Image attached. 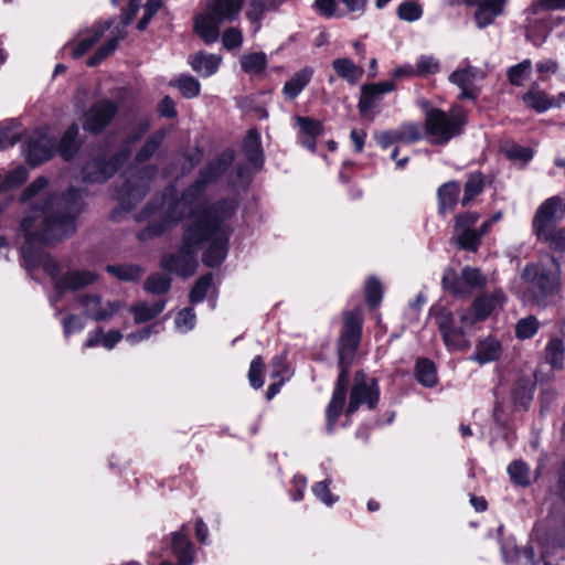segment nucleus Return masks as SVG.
Wrapping results in <instances>:
<instances>
[{
    "label": "nucleus",
    "instance_id": "6",
    "mask_svg": "<svg viewBox=\"0 0 565 565\" xmlns=\"http://www.w3.org/2000/svg\"><path fill=\"white\" fill-rule=\"evenodd\" d=\"M465 313L463 309L455 313L448 308L441 307L435 315L443 342L449 352H465L471 348L468 331L473 328L475 323L463 322Z\"/></svg>",
    "mask_w": 565,
    "mask_h": 565
},
{
    "label": "nucleus",
    "instance_id": "31",
    "mask_svg": "<svg viewBox=\"0 0 565 565\" xmlns=\"http://www.w3.org/2000/svg\"><path fill=\"white\" fill-rule=\"evenodd\" d=\"M332 67L342 79L351 85L358 84L364 74V70L361 66H358L347 57L335 58L332 62Z\"/></svg>",
    "mask_w": 565,
    "mask_h": 565
},
{
    "label": "nucleus",
    "instance_id": "47",
    "mask_svg": "<svg viewBox=\"0 0 565 565\" xmlns=\"http://www.w3.org/2000/svg\"><path fill=\"white\" fill-rule=\"evenodd\" d=\"M512 394L515 404L526 408L533 398V385L527 381L520 380L516 382Z\"/></svg>",
    "mask_w": 565,
    "mask_h": 565
},
{
    "label": "nucleus",
    "instance_id": "12",
    "mask_svg": "<svg viewBox=\"0 0 565 565\" xmlns=\"http://www.w3.org/2000/svg\"><path fill=\"white\" fill-rule=\"evenodd\" d=\"M55 150V140L46 128H39L30 134L23 142L25 160L36 167L50 159Z\"/></svg>",
    "mask_w": 565,
    "mask_h": 565
},
{
    "label": "nucleus",
    "instance_id": "62",
    "mask_svg": "<svg viewBox=\"0 0 565 565\" xmlns=\"http://www.w3.org/2000/svg\"><path fill=\"white\" fill-rule=\"evenodd\" d=\"M554 10H565V0H536L531 6V11L534 14Z\"/></svg>",
    "mask_w": 565,
    "mask_h": 565
},
{
    "label": "nucleus",
    "instance_id": "13",
    "mask_svg": "<svg viewBox=\"0 0 565 565\" xmlns=\"http://www.w3.org/2000/svg\"><path fill=\"white\" fill-rule=\"evenodd\" d=\"M379 398L380 391L377 381L375 379H369L363 373H358L351 390L347 415L353 414L363 404H366L370 409H373L377 405Z\"/></svg>",
    "mask_w": 565,
    "mask_h": 565
},
{
    "label": "nucleus",
    "instance_id": "22",
    "mask_svg": "<svg viewBox=\"0 0 565 565\" xmlns=\"http://www.w3.org/2000/svg\"><path fill=\"white\" fill-rule=\"evenodd\" d=\"M542 356L552 370L562 371L565 362L564 340L557 335L551 337L542 352Z\"/></svg>",
    "mask_w": 565,
    "mask_h": 565
},
{
    "label": "nucleus",
    "instance_id": "64",
    "mask_svg": "<svg viewBox=\"0 0 565 565\" xmlns=\"http://www.w3.org/2000/svg\"><path fill=\"white\" fill-rule=\"evenodd\" d=\"M156 332L157 330L154 326H147L138 331L128 333L126 335V341L131 345H136L142 341L148 340Z\"/></svg>",
    "mask_w": 565,
    "mask_h": 565
},
{
    "label": "nucleus",
    "instance_id": "17",
    "mask_svg": "<svg viewBox=\"0 0 565 565\" xmlns=\"http://www.w3.org/2000/svg\"><path fill=\"white\" fill-rule=\"evenodd\" d=\"M483 78V73L480 68L468 65L462 68L454 71L448 81L458 86L461 90V99H476L478 97L479 88L476 84L477 81Z\"/></svg>",
    "mask_w": 565,
    "mask_h": 565
},
{
    "label": "nucleus",
    "instance_id": "37",
    "mask_svg": "<svg viewBox=\"0 0 565 565\" xmlns=\"http://www.w3.org/2000/svg\"><path fill=\"white\" fill-rule=\"evenodd\" d=\"M106 271L119 280L135 282L142 277L145 270L138 265L122 264L107 265Z\"/></svg>",
    "mask_w": 565,
    "mask_h": 565
},
{
    "label": "nucleus",
    "instance_id": "7",
    "mask_svg": "<svg viewBox=\"0 0 565 565\" xmlns=\"http://www.w3.org/2000/svg\"><path fill=\"white\" fill-rule=\"evenodd\" d=\"M242 8V0H212L209 11L194 19V30L198 35H220V23L233 19Z\"/></svg>",
    "mask_w": 565,
    "mask_h": 565
},
{
    "label": "nucleus",
    "instance_id": "52",
    "mask_svg": "<svg viewBox=\"0 0 565 565\" xmlns=\"http://www.w3.org/2000/svg\"><path fill=\"white\" fill-rule=\"evenodd\" d=\"M264 362L263 359L257 355L255 356L249 365L248 381L252 387L255 390L260 388L264 385Z\"/></svg>",
    "mask_w": 565,
    "mask_h": 565
},
{
    "label": "nucleus",
    "instance_id": "18",
    "mask_svg": "<svg viewBox=\"0 0 565 565\" xmlns=\"http://www.w3.org/2000/svg\"><path fill=\"white\" fill-rule=\"evenodd\" d=\"M561 207L562 199L559 196H552L537 207L533 218V231L535 235H546L551 228L555 227L559 218Z\"/></svg>",
    "mask_w": 565,
    "mask_h": 565
},
{
    "label": "nucleus",
    "instance_id": "25",
    "mask_svg": "<svg viewBox=\"0 0 565 565\" xmlns=\"http://www.w3.org/2000/svg\"><path fill=\"white\" fill-rule=\"evenodd\" d=\"M505 0H487L479 6L475 12L473 19L478 28L483 29L490 25L494 19L503 11Z\"/></svg>",
    "mask_w": 565,
    "mask_h": 565
},
{
    "label": "nucleus",
    "instance_id": "15",
    "mask_svg": "<svg viewBox=\"0 0 565 565\" xmlns=\"http://www.w3.org/2000/svg\"><path fill=\"white\" fill-rule=\"evenodd\" d=\"M76 301L83 308L84 315L97 322L110 320L121 308L120 301L104 300L96 294L81 295Z\"/></svg>",
    "mask_w": 565,
    "mask_h": 565
},
{
    "label": "nucleus",
    "instance_id": "9",
    "mask_svg": "<svg viewBox=\"0 0 565 565\" xmlns=\"http://www.w3.org/2000/svg\"><path fill=\"white\" fill-rule=\"evenodd\" d=\"M478 221L477 212H463L456 216L452 238L459 248L469 252L478 250L481 238L486 235L482 232V225L476 227Z\"/></svg>",
    "mask_w": 565,
    "mask_h": 565
},
{
    "label": "nucleus",
    "instance_id": "39",
    "mask_svg": "<svg viewBox=\"0 0 565 565\" xmlns=\"http://www.w3.org/2000/svg\"><path fill=\"white\" fill-rule=\"evenodd\" d=\"M484 188V178L482 173L475 172L468 177L465 184L463 196L460 201L462 206H467L476 196H478Z\"/></svg>",
    "mask_w": 565,
    "mask_h": 565
},
{
    "label": "nucleus",
    "instance_id": "44",
    "mask_svg": "<svg viewBox=\"0 0 565 565\" xmlns=\"http://www.w3.org/2000/svg\"><path fill=\"white\" fill-rule=\"evenodd\" d=\"M170 287L171 278L163 274L150 275L145 282L146 291L153 295H163L169 291Z\"/></svg>",
    "mask_w": 565,
    "mask_h": 565
},
{
    "label": "nucleus",
    "instance_id": "54",
    "mask_svg": "<svg viewBox=\"0 0 565 565\" xmlns=\"http://www.w3.org/2000/svg\"><path fill=\"white\" fill-rule=\"evenodd\" d=\"M422 7L415 1H405L397 8V15L404 21H415L422 17Z\"/></svg>",
    "mask_w": 565,
    "mask_h": 565
},
{
    "label": "nucleus",
    "instance_id": "32",
    "mask_svg": "<svg viewBox=\"0 0 565 565\" xmlns=\"http://www.w3.org/2000/svg\"><path fill=\"white\" fill-rule=\"evenodd\" d=\"M78 134V126L72 124L62 136L58 145H55V148L65 160H70L76 154L79 148Z\"/></svg>",
    "mask_w": 565,
    "mask_h": 565
},
{
    "label": "nucleus",
    "instance_id": "14",
    "mask_svg": "<svg viewBox=\"0 0 565 565\" xmlns=\"http://www.w3.org/2000/svg\"><path fill=\"white\" fill-rule=\"evenodd\" d=\"M505 302V297L501 290H494L492 292H484L478 296L471 303L469 309L462 317L466 323H479L488 319L492 312L501 308Z\"/></svg>",
    "mask_w": 565,
    "mask_h": 565
},
{
    "label": "nucleus",
    "instance_id": "36",
    "mask_svg": "<svg viewBox=\"0 0 565 565\" xmlns=\"http://www.w3.org/2000/svg\"><path fill=\"white\" fill-rule=\"evenodd\" d=\"M242 70L248 75H258L267 66V55L264 52L245 53L239 58Z\"/></svg>",
    "mask_w": 565,
    "mask_h": 565
},
{
    "label": "nucleus",
    "instance_id": "4",
    "mask_svg": "<svg viewBox=\"0 0 565 565\" xmlns=\"http://www.w3.org/2000/svg\"><path fill=\"white\" fill-rule=\"evenodd\" d=\"M425 135L434 146H445L460 136L467 125L466 111L452 106L449 111L425 105Z\"/></svg>",
    "mask_w": 565,
    "mask_h": 565
},
{
    "label": "nucleus",
    "instance_id": "27",
    "mask_svg": "<svg viewBox=\"0 0 565 565\" xmlns=\"http://www.w3.org/2000/svg\"><path fill=\"white\" fill-rule=\"evenodd\" d=\"M523 103L536 113H545L554 108L551 103V96L540 88L537 84H532L530 89L522 96Z\"/></svg>",
    "mask_w": 565,
    "mask_h": 565
},
{
    "label": "nucleus",
    "instance_id": "57",
    "mask_svg": "<svg viewBox=\"0 0 565 565\" xmlns=\"http://www.w3.org/2000/svg\"><path fill=\"white\" fill-rule=\"evenodd\" d=\"M531 66L532 64L530 60H524L523 62L511 66L508 70V78L510 83L514 86L522 85V82L526 73H529V71L531 70Z\"/></svg>",
    "mask_w": 565,
    "mask_h": 565
},
{
    "label": "nucleus",
    "instance_id": "60",
    "mask_svg": "<svg viewBox=\"0 0 565 565\" xmlns=\"http://www.w3.org/2000/svg\"><path fill=\"white\" fill-rule=\"evenodd\" d=\"M149 129L148 122L140 124L136 129L129 132V135L125 138L122 141L120 148L118 150H128L127 160L131 156L132 147L134 145L141 139V137L146 134V131Z\"/></svg>",
    "mask_w": 565,
    "mask_h": 565
},
{
    "label": "nucleus",
    "instance_id": "58",
    "mask_svg": "<svg viewBox=\"0 0 565 565\" xmlns=\"http://www.w3.org/2000/svg\"><path fill=\"white\" fill-rule=\"evenodd\" d=\"M117 39L118 38H110L103 46H100L98 49V51L94 55H92L87 60V65L96 66L99 63H102V61H104V58H106L108 55H110L118 46Z\"/></svg>",
    "mask_w": 565,
    "mask_h": 565
},
{
    "label": "nucleus",
    "instance_id": "29",
    "mask_svg": "<svg viewBox=\"0 0 565 565\" xmlns=\"http://www.w3.org/2000/svg\"><path fill=\"white\" fill-rule=\"evenodd\" d=\"M243 150L245 157L254 166L255 169L262 167L264 162V153L260 143V136L255 129L248 130L244 139Z\"/></svg>",
    "mask_w": 565,
    "mask_h": 565
},
{
    "label": "nucleus",
    "instance_id": "43",
    "mask_svg": "<svg viewBox=\"0 0 565 565\" xmlns=\"http://www.w3.org/2000/svg\"><path fill=\"white\" fill-rule=\"evenodd\" d=\"M540 329V322L534 316L521 318L515 324V337L519 340L533 338Z\"/></svg>",
    "mask_w": 565,
    "mask_h": 565
},
{
    "label": "nucleus",
    "instance_id": "21",
    "mask_svg": "<svg viewBox=\"0 0 565 565\" xmlns=\"http://www.w3.org/2000/svg\"><path fill=\"white\" fill-rule=\"evenodd\" d=\"M500 546L505 563H519L520 565L539 564L533 547L531 546H526L523 551H520L512 539L501 541Z\"/></svg>",
    "mask_w": 565,
    "mask_h": 565
},
{
    "label": "nucleus",
    "instance_id": "41",
    "mask_svg": "<svg viewBox=\"0 0 565 565\" xmlns=\"http://www.w3.org/2000/svg\"><path fill=\"white\" fill-rule=\"evenodd\" d=\"M508 473L513 483L526 487L531 483L530 467L522 460H515L508 466Z\"/></svg>",
    "mask_w": 565,
    "mask_h": 565
},
{
    "label": "nucleus",
    "instance_id": "40",
    "mask_svg": "<svg viewBox=\"0 0 565 565\" xmlns=\"http://www.w3.org/2000/svg\"><path fill=\"white\" fill-rule=\"evenodd\" d=\"M177 87L183 97L194 98L200 94L201 85L196 78L191 75L182 74L170 82Z\"/></svg>",
    "mask_w": 565,
    "mask_h": 565
},
{
    "label": "nucleus",
    "instance_id": "38",
    "mask_svg": "<svg viewBox=\"0 0 565 565\" xmlns=\"http://www.w3.org/2000/svg\"><path fill=\"white\" fill-rule=\"evenodd\" d=\"M416 380L426 387H434L437 384L435 364L428 359H419L415 367Z\"/></svg>",
    "mask_w": 565,
    "mask_h": 565
},
{
    "label": "nucleus",
    "instance_id": "2",
    "mask_svg": "<svg viewBox=\"0 0 565 565\" xmlns=\"http://www.w3.org/2000/svg\"><path fill=\"white\" fill-rule=\"evenodd\" d=\"M47 183L45 177H39L24 189L21 200L33 202L20 222L18 237L23 238L20 248L23 266L28 270L41 267L51 277L57 294L51 299L52 306H55L64 291L92 286L98 280L99 275L89 269H76L60 276L58 263L46 253L47 246L75 233L77 217L85 207L84 192L74 186L66 191L50 193L42 200L41 195Z\"/></svg>",
    "mask_w": 565,
    "mask_h": 565
},
{
    "label": "nucleus",
    "instance_id": "63",
    "mask_svg": "<svg viewBox=\"0 0 565 565\" xmlns=\"http://www.w3.org/2000/svg\"><path fill=\"white\" fill-rule=\"evenodd\" d=\"M271 377L278 379L285 376L287 380L290 377V371L286 364V355L280 354L271 360Z\"/></svg>",
    "mask_w": 565,
    "mask_h": 565
},
{
    "label": "nucleus",
    "instance_id": "49",
    "mask_svg": "<svg viewBox=\"0 0 565 565\" xmlns=\"http://www.w3.org/2000/svg\"><path fill=\"white\" fill-rule=\"evenodd\" d=\"M397 131V139L402 142L413 143L424 138V132L418 124L408 122L402 125Z\"/></svg>",
    "mask_w": 565,
    "mask_h": 565
},
{
    "label": "nucleus",
    "instance_id": "59",
    "mask_svg": "<svg viewBox=\"0 0 565 565\" xmlns=\"http://www.w3.org/2000/svg\"><path fill=\"white\" fill-rule=\"evenodd\" d=\"M62 326L65 338H68L75 333H79L85 328L83 318L73 313H70L64 317V319L62 320Z\"/></svg>",
    "mask_w": 565,
    "mask_h": 565
},
{
    "label": "nucleus",
    "instance_id": "55",
    "mask_svg": "<svg viewBox=\"0 0 565 565\" xmlns=\"http://www.w3.org/2000/svg\"><path fill=\"white\" fill-rule=\"evenodd\" d=\"M296 121L299 127V135L317 137L322 134V125L319 120L309 117H297Z\"/></svg>",
    "mask_w": 565,
    "mask_h": 565
},
{
    "label": "nucleus",
    "instance_id": "46",
    "mask_svg": "<svg viewBox=\"0 0 565 565\" xmlns=\"http://www.w3.org/2000/svg\"><path fill=\"white\" fill-rule=\"evenodd\" d=\"M213 282V275L207 273L200 277L190 291V302L196 305L202 302Z\"/></svg>",
    "mask_w": 565,
    "mask_h": 565
},
{
    "label": "nucleus",
    "instance_id": "61",
    "mask_svg": "<svg viewBox=\"0 0 565 565\" xmlns=\"http://www.w3.org/2000/svg\"><path fill=\"white\" fill-rule=\"evenodd\" d=\"M162 7L161 0H148L143 7L142 18L137 23V30L143 32L148 25L150 19L159 11Z\"/></svg>",
    "mask_w": 565,
    "mask_h": 565
},
{
    "label": "nucleus",
    "instance_id": "8",
    "mask_svg": "<svg viewBox=\"0 0 565 565\" xmlns=\"http://www.w3.org/2000/svg\"><path fill=\"white\" fill-rule=\"evenodd\" d=\"M443 287L445 290L458 298H468L475 290L483 288L487 277L479 268L466 266L460 275L452 268H447L443 275Z\"/></svg>",
    "mask_w": 565,
    "mask_h": 565
},
{
    "label": "nucleus",
    "instance_id": "1",
    "mask_svg": "<svg viewBox=\"0 0 565 565\" xmlns=\"http://www.w3.org/2000/svg\"><path fill=\"white\" fill-rule=\"evenodd\" d=\"M233 161L234 151L224 150L200 170L198 179L179 199L173 196L172 188L166 189L162 195L153 198L137 215V221L149 220L148 225L138 233L140 241L160 236L189 215L180 247L163 255L160 260L164 270L182 278L193 276L199 264L198 252L204 243H209L203 254L205 266L216 267L224 262L231 234L225 221L234 214L236 203L232 199H222L211 205L199 201L207 188L225 174Z\"/></svg>",
    "mask_w": 565,
    "mask_h": 565
},
{
    "label": "nucleus",
    "instance_id": "3",
    "mask_svg": "<svg viewBox=\"0 0 565 565\" xmlns=\"http://www.w3.org/2000/svg\"><path fill=\"white\" fill-rule=\"evenodd\" d=\"M362 315L356 308L343 315V328L338 343L339 367L337 385L332 398L327 407V431L331 434L342 413L347 398L349 369L361 341Z\"/></svg>",
    "mask_w": 565,
    "mask_h": 565
},
{
    "label": "nucleus",
    "instance_id": "10",
    "mask_svg": "<svg viewBox=\"0 0 565 565\" xmlns=\"http://www.w3.org/2000/svg\"><path fill=\"white\" fill-rule=\"evenodd\" d=\"M128 150H117L107 160L97 156L82 168V179L86 183H100L108 180L127 161Z\"/></svg>",
    "mask_w": 565,
    "mask_h": 565
},
{
    "label": "nucleus",
    "instance_id": "35",
    "mask_svg": "<svg viewBox=\"0 0 565 565\" xmlns=\"http://www.w3.org/2000/svg\"><path fill=\"white\" fill-rule=\"evenodd\" d=\"M166 137V131L160 129L148 137L142 147L138 150L135 157L137 163H143L150 160L161 147Z\"/></svg>",
    "mask_w": 565,
    "mask_h": 565
},
{
    "label": "nucleus",
    "instance_id": "16",
    "mask_svg": "<svg viewBox=\"0 0 565 565\" xmlns=\"http://www.w3.org/2000/svg\"><path fill=\"white\" fill-rule=\"evenodd\" d=\"M118 111L116 103L100 99L93 104L84 115L83 128L92 134L102 132Z\"/></svg>",
    "mask_w": 565,
    "mask_h": 565
},
{
    "label": "nucleus",
    "instance_id": "30",
    "mask_svg": "<svg viewBox=\"0 0 565 565\" xmlns=\"http://www.w3.org/2000/svg\"><path fill=\"white\" fill-rule=\"evenodd\" d=\"M220 64L221 57L216 54H205L203 52H199L190 58V65L192 70L205 77L215 74Z\"/></svg>",
    "mask_w": 565,
    "mask_h": 565
},
{
    "label": "nucleus",
    "instance_id": "33",
    "mask_svg": "<svg viewBox=\"0 0 565 565\" xmlns=\"http://www.w3.org/2000/svg\"><path fill=\"white\" fill-rule=\"evenodd\" d=\"M23 129L18 120L9 119L0 122V151L14 146L22 137Z\"/></svg>",
    "mask_w": 565,
    "mask_h": 565
},
{
    "label": "nucleus",
    "instance_id": "19",
    "mask_svg": "<svg viewBox=\"0 0 565 565\" xmlns=\"http://www.w3.org/2000/svg\"><path fill=\"white\" fill-rule=\"evenodd\" d=\"M139 8L140 0H129L119 21L116 19H109L104 23L98 24L92 35H104L106 32H109V35H120L124 32V28L135 19Z\"/></svg>",
    "mask_w": 565,
    "mask_h": 565
},
{
    "label": "nucleus",
    "instance_id": "53",
    "mask_svg": "<svg viewBox=\"0 0 565 565\" xmlns=\"http://www.w3.org/2000/svg\"><path fill=\"white\" fill-rule=\"evenodd\" d=\"M417 76L436 74L439 71V62L431 55H420L416 62Z\"/></svg>",
    "mask_w": 565,
    "mask_h": 565
},
{
    "label": "nucleus",
    "instance_id": "23",
    "mask_svg": "<svg viewBox=\"0 0 565 565\" xmlns=\"http://www.w3.org/2000/svg\"><path fill=\"white\" fill-rule=\"evenodd\" d=\"M122 338V333L118 330L105 332L102 327H98L88 332L84 347L90 349L100 345L106 350H113Z\"/></svg>",
    "mask_w": 565,
    "mask_h": 565
},
{
    "label": "nucleus",
    "instance_id": "20",
    "mask_svg": "<svg viewBox=\"0 0 565 565\" xmlns=\"http://www.w3.org/2000/svg\"><path fill=\"white\" fill-rule=\"evenodd\" d=\"M171 551L179 565H192L194 562V547L189 539L188 525L171 534Z\"/></svg>",
    "mask_w": 565,
    "mask_h": 565
},
{
    "label": "nucleus",
    "instance_id": "28",
    "mask_svg": "<svg viewBox=\"0 0 565 565\" xmlns=\"http://www.w3.org/2000/svg\"><path fill=\"white\" fill-rule=\"evenodd\" d=\"M460 184L457 181H449L438 188L437 196L439 203V213L446 214L452 211L458 202Z\"/></svg>",
    "mask_w": 565,
    "mask_h": 565
},
{
    "label": "nucleus",
    "instance_id": "34",
    "mask_svg": "<svg viewBox=\"0 0 565 565\" xmlns=\"http://www.w3.org/2000/svg\"><path fill=\"white\" fill-rule=\"evenodd\" d=\"M501 355V344L492 338L481 341L476 349L472 360L480 364H486L495 361Z\"/></svg>",
    "mask_w": 565,
    "mask_h": 565
},
{
    "label": "nucleus",
    "instance_id": "26",
    "mask_svg": "<svg viewBox=\"0 0 565 565\" xmlns=\"http://www.w3.org/2000/svg\"><path fill=\"white\" fill-rule=\"evenodd\" d=\"M164 308V300L138 301L130 307V312L134 315L135 323H143L159 316Z\"/></svg>",
    "mask_w": 565,
    "mask_h": 565
},
{
    "label": "nucleus",
    "instance_id": "50",
    "mask_svg": "<svg viewBox=\"0 0 565 565\" xmlns=\"http://www.w3.org/2000/svg\"><path fill=\"white\" fill-rule=\"evenodd\" d=\"M540 241L548 244L556 252L565 250V227L551 228L546 235H536Z\"/></svg>",
    "mask_w": 565,
    "mask_h": 565
},
{
    "label": "nucleus",
    "instance_id": "51",
    "mask_svg": "<svg viewBox=\"0 0 565 565\" xmlns=\"http://www.w3.org/2000/svg\"><path fill=\"white\" fill-rule=\"evenodd\" d=\"M503 151L507 158L514 162L526 163L533 157V152L529 147L516 143L507 145Z\"/></svg>",
    "mask_w": 565,
    "mask_h": 565
},
{
    "label": "nucleus",
    "instance_id": "42",
    "mask_svg": "<svg viewBox=\"0 0 565 565\" xmlns=\"http://www.w3.org/2000/svg\"><path fill=\"white\" fill-rule=\"evenodd\" d=\"M196 324V315L193 308H183L178 311L174 318V328L179 333L185 334L194 329Z\"/></svg>",
    "mask_w": 565,
    "mask_h": 565
},
{
    "label": "nucleus",
    "instance_id": "24",
    "mask_svg": "<svg viewBox=\"0 0 565 565\" xmlns=\"http://www.w3.org/2000/svg\"><path fill=\"white\" fill-rule=\"evenodd\" d=\"M313 75V68L305 67L298 71L289 81H287L282 87V95L286 99H296L305 87L310 83Z\"/></svg>",
    "mask_w": 565,
    "mask_h": 565
},
{
    "label": "nucleus",
    "instance_id": "45",
    "mask_svg": "<svg viewBox=\"0 0 565 565\" xmlns=\"http://www.w3.org/2000/svg\"><path fill=\"white\" fill-rule=\"evenodd\" d=\"M332 480L327 478L326 480L313 483L311 491L313 495L323 504L331 507L338 502L339 497L334 495L330 491V484Z\"/></svg>",
    "mask_w": 565,
    "mask_h": 565
},
{
    "label": "nucleus",
    "instance_id": "11",
    "mask_svg": "<svg viewBox=\"0 0 565 565\" xmlns=\"http://www.w3.org/2000/svg\"><path fill=\"white\" fill-rule=\"evenodd\" d=\"M156 166L141 169L136 175L126 180L122 184L119 199L121 204L130 209L141 201L149 191L150 181L157 175Z\"/></svg>",
    "mask_w": 565,
    "mask_h": 565
},
{
    "label": "nucleus",
    "instance_id": "48",
    "mask_svg": "<svg viewBox=\"0 0 565 565\" xmlns=\"http://www.w3.org/2000/svg\"><path fill=\"white\" fill-rule=\"evenodd\" d=\"M380 96L381 95L377 94L372 84H364L361 87V97L358 105L360 114L364 116L373 109L374 104Z\"/></svg>",
    "mask_w": 565,
    "mask_h": 565
},
{
    "label": "nucleus",
    "instance_id": "5",
    "mask_svg": "<svg viewBox=\"0 0 565 565\" xmlns=\"http://www.w3.org/2000/svg\"><path fill=\"white\" fill-rule=\"evenodd\" d=\"M521 277L526 284V296L539 305L556 295L561 288L559 266L553 257L546 264L540 262L526 265Z\"/></svg>",
    "mask_w": 565,
    "mask_h": 565
},
{
    "label": "nucleus",
    "instance_id": "56",
    "mask_svg": "<svg viewBox=\"0 0 565 565\" xmlns=\"http://www.w3.org/2000/svg\"><path fill=\"white\" fill-rule=\"evenodd\" d=\"M365 297L370 307H376L382 300V286L376 278H369L365 284Z\"/></svg>",
    "mask_w": 565,
    "mask_h": 565
}]
</instances>
